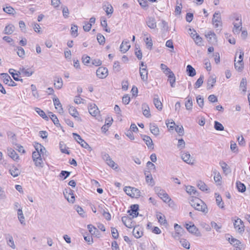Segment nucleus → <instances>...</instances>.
I'll return each mask as SVG.
<instances>
[{
	"label": "nucleus",
	"mask_w": 250,
	"mask_h": 250,
	"mask_svg": "<svg viewBox=\"0 0 250 250\" xmlns=\"http://www.w3.org/2000/svg\"><path fill=\"white\" fill-rule=\"evenodd\" d=\"M190 204L192 207L197 210L205 213L208 212V208L206 205L198 198L192 197L190 200Z\"/></svg>",
	"instance_id": "f257e3e1"
},
{
	"label": "nucleus",
	"mask_w": 250,
	"mask_h": 250,
	"mask_svg": "<svg viewBox=\"0 0 250 250\" xmlns=\"http://www.w3.org/2000/svg\"><path fill=\"white\" fill-rule=\"evenodd\" d=\"M34 72V71L31 68H25L23 67L20 68L19 70L17 71V81H21L22 82V79L18 77L19 75L29 77L32 76Z\"/></svg>",
	"instance_id": "f03ea898"
},
{
	"label": "nucleus",
	"mask_w": 250,
	"mask_h": 250,
	"mask_svg": "<svg viewBox=\"0 0 250 250\" xmlns=\"http://www.w3.org/2000/svg\"><path fill=\"white\" fill-rule=\"evenodd\" d=\"M154 191L158 196L162 199L164 202L168 203L171 201L168 195L161 188L158 187H155Z\"/></svg>",
	"instance_id": "7ed1b4c3"
},
{
	"label": "nucleus",
	"mask_w": 250,
	"mask_h": 250,
	"mask_svg": "<svg viewBox=\"0 0 250 250\" xmlns=\"http://www.w3.org/2000/svg\"><path fill=\"white\" fill-rule=\"evenodd\" d=\"M125 192L132 198H138L140 196V190L135 188L131 187H126L124 188Z\"/></svg>",
	"instance_id": "20e7f679"
},
{
	"label": "nucleus",
	"mask_w": 250,
	"mask_h": 250,
	"mask_svg": "<svg viewBox=\"0 0 250 250\" xmlns=\"http://www.w3.org/2000/svg\"><path fill=\"white\" fill-rule=\"evenodd\" d=\"M233 226L235 230L238 233H242L245 230V226L243 221L239 218L234 220Z\"/></svg>",
	"instance_id": "39448f33"
},
{
	"label": "nucleus",
	"mask_w": 250,
	"mask_h": 250,
	"mask_svg": "<svg viewBox=\"0 0 250 250\" xmlns=\"http://www.w3.org/2000/svg\"><path fill=\"white\" fill-rule=\"evenodd\" d=\"M73 136L74 137L76 141L83 148L88 149L89 151L92 150L91 147L89 146V145L85 142L81 137L77 134V133H73Z\"/></svg>",
	"instance_id": "423d86ee"
},
{
	"label": "nucleus",
	"mask_w": 250,
	"mask_h": 250,
	"mask_svg": "<svg viewBox=\"0 0 250 250\" xmlns=\"http://www.w3.org/2000/svg\"><path fill=\"white\" fill-rule=\"evenodd\" d=\"M212 22L215 28L219 27L222 25L221 16L219 11L215 12L213 14Z\"/></svg>",
	"instance_id": "0eeeda50"
},
{
	"label": "nucleus",
	"mask_w": 250,
	"mask_h": 250,
	"mask_svg": "<svg viewBox=\"0 0 250 250\" xmlns=\"http://www.w3.org/2000/svg\"><path fill=\"white\" fill-rule=\"evenodd\" d=\"M182 159L187 164L193 165L195 163V160L191 157L188 152H183L181 154Z\"/></svg>",
	"instance_id": "6e6552de"
},
{
	"label": "nucleus",
	"mask_w": 250,
	"mask_h": 250,
	"mask_svg": "<svg viewBox=\"0 0 250 250\" xmlns=\"http://www.w3.org/2000/svg\"><path fill=\"white\" fill-rule=\"evenodd\" d=\"M234 28L233 32L234 34H238L242 30L241 19L240 17H237L235 21L233 22Z\"/></svg>",
	"instance_id": "1a4fd4ad"
},
{
	"label": "nucleus",
	"mask_w": 250,
	"mask_h": 250,
	"mask_svg": "<svg viewBox=\"0 0 250 250\" xmlns=\"http://www.w3.org/2000/svg\"><path fill=\"white\" fill-rule=\"evenodd\" d=\"M186 228L189 232L194 234L197 236H201V233L198 228L194 224L189 225L188 224H186Z\"/></svg>",
	"instance_id": "9d476101"
},
{
	"label": "nucleus",
	"mask_w": 250,
	"mask_h": 250,
	"mask_svg": "<svg viewBox=\"0 0 250 250\" xmlns=\"http://www.w3.org/2000/svg\"><path fill=\"white\" fill-rule=\"evenodd\" d=\"M96 75L100 79L105 78L108 75V70L105 67H99L96 71Z\"/></svg>",
	"instance_id": "9b49d317"
},
{
	"label": "nucleus",
	"mask_w": 250,
	"mask_h": 250,
	"mask_svg": "<svg viewBox=\"0 0 250 250\" xmlns=\"http://www.w3.org/2000/svg\"><path fill=\"white\" fill-rule=\"evenodd\" d=\"M146 24L147 26L152 29H154L157 27V23L155 18L153 17L149 16L146 18Z\"/></svg>",
	"instance_id": "f8f14e48"
},
{
	"label": "nucleus",
	"mask_w": 250,
	"mask_h": 250,
	"mask_svg": "<svg viewBox=\"0 0 250 250\" xmlns=\"http://www.w3.org/2000/svg\"><path fill=\"white\" fill-rule=\"evenodd\" d=\"M89 113L93 117L98 118L100 113V111L95 104H90L88 107Z\"/></svg>",
	"instance_id": "ddd939ff"
},
{
	"label": "nucleus",
	"mask_w": 250,
	"mask_h": 250,
	"mask_svg": "<svg viewBox=\"0 0 250 250\" xmlns=\"http://www.w3.org/2000/svg\"><path fill=\"white\" fill-rule=\"evenodd\" d=\"M64 197L67 200L71 203H73L75 201V196L73 193V191L69 189L68 190H66L63 192Z\"/></svg>",
	"instance_id": "4468645a"
},
{
	"label": "nucleus",
	"mask_w": 250,
	"mask_h": 250,
	"mask_svg": "<svg viewBox=\"0 0 250 250\" xmlns=\"http://www.w3.org/2000/svg\"><path fill=\"white\" fill-rule=\"evenodd\" d=\"M141 136L147 147L150 149H153L154 148V144L151 138L146 135H142Z\"/></svg>",
	"instance_id": "2eb2a0df"
},
{
	"label": "nucleus",
	"mask_w": 250,
	"mask_h": 250,
	"mask_svg": "<svg viewBox=\"0 0 250 250\" xmlns=\"http://www.w3.org/2000/svg\"><path fill=\"white\" fill-rule=\"evenodd\" d=\"M53 103L55 105V108L57 110H58V111H59V112L60 113H62L63 112V108L62 107V104L61 103L59 99L57 97H55L53 98Z\"/></svg>",
	"instance_id": "dca6fc26"
},
{
	"label": "nucleus",
	"mask_w": 250,
	"mask_h": 250,
	"mask_svg": "<svg viewBox=\"0 0 250 250\" xmlns=\"http://www.w3.org/2000/svg\"><path fill=\"white\" fill-rule=\"evenodd\" d=\"M130 47L129 41L127 40H125L123 41L122 44L120 45V51L123 53L127 52Z\"/></svg>",
	"instance_id": "f3484780"
},
{
	"label": "nucleus",
	"mask_w": 250,
	"mask_h": 250,
	"mask_svg": "<svg viewBox=\"0 0 250 250\" xmlns=\"http://www.w3.org/2000/svg\"><path fill=\"white\" fill-rule=\"evenodd\" d=\"M132 233L135 238H139L143 234V229L139 226H136L134 228Z\"/></svg>",
	"instance_id": "a211bd4d"
},
{
	"label": "nucleus",
	"mask_w": 250,
	"mask_h": 250,
	"mask_svg": "<svg viewBox=\"0 0 250 250\" xmlns=\"http://www.w3.org/2000/svg\"><path fill=\"white\" fill-rule=\"evenodd\" d=\"M130 208L131 209L128 211V213L133 217H137L138 215L139 206L138 205H133L131 206Z\"/></svg>",
	"instance_id": "6ab92c4d"
},
{
	"label": "nucleus",
	"mask_w": 250,
	"mask_h": 250,
	"mask_svg": "<svg viewBox=\"0 0 250 250\" xmlns=\"http://www.w3.org/2000/svg\"><path fill=\"white\" fill-rule=\"evenodd\" d=\"M153 104L156 108L161 111L163 109V104L160 101L158 95H155L153 98Z\"/></svg>",
	"instance_id": "aec40b11"
},
{
	"label": "nucleus",
	"mask_w": 250,
	"mask_h": 250,
	"mask_svg": "<svg viewBox=\"0 0 250 250\" xmlns=\"http://www.w3.org/2000/svg\"><path fill=\"white\" fill-rule=\"evenodd\" d=\"M216 82V77L212 75L210 76L208 79L207 82V89H211L213 88L214 84Z\"/></svg>",
	"instance_id": "412c9836"
},
{
	"label": "nucleus",
	"mask_w": 250,
	"mask_h": 250,
	"mask_svg": "<svg viewBox=\"0 0 250 250\" xmlns=\"http://www.w3.org/2000/svg\"><path fill=\"white\" fill-rule=\"evenodd\" d=\"M69 113L71 115L74 117L77 121H81V119L78 116L79 113L77 109L74 106H70L69 109Z\"/></svg>",
	"instance_id": "4be33fe9"
},
{
	"label": "nucleus",
	"mask_w": 250,
	"mask_h": 250,
	"mask_svg": "<svg viewBox=\"0 0 250 250\" xmlns=\"http://www.w3.org/2000/svg\"><path fill=\"white\" fill-rule=\"evenodd\" d=\"M17 214H18V219H19L20 223L21 224V225L22 226H25L26 224V222H25V217L23 214L22 209L21 208L18 209Z\"/></svg>",
	"instance_id": "5701e85b"
},
{
	"label": "nucleus",
	"mask_w": 250,
	"mask_h": 250,
	"mask_svg": "<svg viewBox=\"0 0 250 250\" xmlns=\"http://www.w3.org/2000/svg\"><path fill=\"white\" fill-rule=\"evenodd\" d=\"M208 41L211 43H214L216 42V37L215 34L211 31H209L206 35Z\"/></svg>",
	"instance_id": "b1692460"
},
{
	"label": "nucleus",
	"mask_w": 250,
	"mask_h": 250,
	"mask_svg": "<svg viewBox=\"0 0 250 250\" xmlns=\"http://www.w3.org/2000/svg\"><path fill=\"white\" fill-rule=\"evenodd\" d=\"M149 129L150 132L155 136H157L160 134L159 128L157 125L154 124H150L149 125Z\"/></svg>",
	"instance_id": "393cba45"
},
{
	"label": "nucleus",
	"mask_w": 250,
	"mask_h": 250,
	"mask_svg": "<svg viewBox=\"0 0 250 250\" xmlns=\"http://www.w3.org/2000/svg\"><path fill=\"white\" fill-rule=\"evenodd\" d=\"M140 74L141 77V79L144 82H146L148 79V72L146 68H143L141 67H140Z\"/></svg>",
	"instance_id": "a878e982"
},
{
	"label": "nucleus",
	"mask_w": 250,
	"mask_h": 250,
	"mask_svg": "<svg viewBox=\"0 0 250 250\" xmlns=\"http://www.w3.org/2000/svg\"><path fill=\"white\" fill-rule=\"evenodd\" d=\"M227 239L229 241V242L235 248L242 246L241 243L239 240L233 238L231 236L230 237H227Z\"/></svg>",
	"instance_id": "bb28decb"
},
{
	"label": "nucleus",
	"mask_w": 250,
	"mask_h": 250,
	"mask_svg": "<svg viewBox=\"0 0 250 250\" xmlns=\"http://www.w3.org/2000/svg\"><path fill=\"white\" fill-rule=\"evenodd\" d=\"M227 239L229 241V242L235 248L242 246L241 243L239 240L233 238L231 236L230 237H227Z\"/></svg>",
	"instance_id": "cd10ccee"
},
{
	"label": "nucleus",
	"mask_w": 250,
	"mask_h": 250,
	"mask_svg": "<svg viewBox=\"0 0 250 250\" xmlns=\"http://www.w3.org/2000/svg\"><path fill=\"white\" fill-rule=\"evenodd\" d=\"M54 85L56 88L59 89L62 87L63 82L61 77H56L54 79Z\"/></svg>",
	"instance_id": "c85d7f7f"
},
{
	"label": "nucleus",
	"mask_w": 250,
	"mask_h": 250,
	"mask_svg": "<svg viewBox=\"0 0 250 250\" xmlns=\"http://www.w3.org/2000/svg\"><path fill=\"white\" fill-rule=\"evenodd\" d=\"M122 221L124 225L128 228H132L134 227V224H132L131 219L127 217H122Z\"/></svg>",
	"instance_id": "c756f323"
},
{
	"label": "nucleus",
	"mask_w": 250,
	"mask_h": 250,
	"mask_svg": "<svg viewBox=\"0 0 250 250\" xmlns=\"http://www.w3.org/2000/svg\"><path fill=\"white\" fill-rule=\"evenodd\" d=\"M215 196L216 198V202L217 206L219 208H224V203L222 201L221 196L218 193H215Z\"/></svg>",
	"instance_id": "7c9ffc66"
},
{
	"label": "nucleus",
	"mask_w": 250,
	"mask_h": 250,
	"mask_svg": "<svg viewBox=\"0 0 250 250\" xmlns=\"http://www.w3.org/2000/svg\"><path fill=\"white\" fill-rule=\"evenodd\" d=\"M234 62H236V58H235ZM234 67L236 70L241 72L244 68V62L241 61H238L234 62Z\"/></svg>",
	"instance_id": "2f4dec72"
},
{
	"label": "nucleus",
	"mask_w": 250,
	"mask_h": 250,
	"mask_svg": "<svg viewBox=\"0 0 250 250\" xmlns=\"http://www.w3.org/2000/svg\"><path fill=\"white\" fill-rule=\"evenodd\" d=\"M104 10L105 11L106 15H112L113 12V8L112 5L107 3V5L105 4L103 6Z\"/></svg>",
	"instance_id": "473e14b6"
},
{
	"label": "nucleus",
	"mask_w": 250,
	"mask_h": 250,
	"mask_svg": "<svg viewBox=\"0 0 250 250\" xmlns=\"http://www.w3.org/2000/svg\"><path fill=\"white\" fill-rule=\"evenodd\" d=\"M220 166L221 167L224 173L227 174L228 173L230 172L229 167L228 165L224 161H220L219 163Z\"/></svg>",
	"instance_id": "72a5a7b5"
},
{
	"label": "nucleus",
	"mask_w": 250,
	"mask_h": 250,
	"mask_svg": "<svg viewBox=\"0 0 250 250\" xmlns=\"http://www.w3.org/2000/svg\"><path fill=\"white\" fill-rule=\"evenodd\" d=\"M156 217L158 220L159 222L161 224L165 225L167 224V221L165 218V216L161 212H157Z\"/></svg>",
	"instance_id": "f704fd0d"
},
{
	"label": "nucleus",
	"mask_w": 250,
	"mask_h": 250,
	"mask_svg": "<svg viewBox=\"0 0 250 250\" xmlns=\"http://www.w3.org/2000/svg\"><path fill=\"white\" fill-rule=\"evenodd\" d=\"M186 99L187 100L185 103V106L187 110H191L192 108L193 102L191 97L188 96Z\"/></svg>",
	"instance_id": "c9c22d12"
},
{
	"label": "nucleus",
	"mask_w": 250,
	"mask_h": 250,
	"mask_svg": "<svg viewBox=\"0 0 250 250\" xmlns=\"http://www.w3.org/2000/svg\"><path fill=\"white\" fill-rule=\"evenodd\" d=\"M186 191L190 195H197V191L195 188L191 186H188L186 187Z\"/></svg>",
	"instance_id": "e433bc0d"
},
{
	"label": "nucleus",
	"mask_w": 250,
	"mask_h": 250,
	"mask_svg": "<svg viewBox=\"0 0 250 250\" xmlns=\"http://www.w3.org/2000/svg\"><path fill=\"white\" fill-rule=\"evenodd\" d=\"M187 72L189 76L193 77L196 75L195 69L190 65L187 66Z\"/></svg>",
	"instance_id": "4c0bfd02"
},
{
	"label": "nucleus",
	"mask_w": 250,
	"mask_h": 250,
	"mask_svg": "<svg viewBox=\"0 0 250 250\" xmlns=\"http://www.w3.org/2000/svg\"><path fill=\"white\" fill-rule=\"evenodd\" d=\"M7 244L12 248H15L14 241L12 236L7 234L6 236Z\"/></svg>",
	"instance_id": "58836bf2"
},
{
	"label": "nucleus",
	"mask_w": 250,
	"mask_h": 250,
	"mask_svg": "<svg viewBox=\"0 0 250 250\" xmlns=\"http://www.w3.org/2000/svg\"><path fill=\"white\" fill-rule=\"evenodd\" d=\"M168 81H169L170 85L172 87H175V77L173 73H170V74L168 75Z\"/></svg>",
	"instance_id": "ea45409f"
},
{
	"label": "nucleus",
	"mask_w": 250,
	"mask_h": 250,
	"mask_svg": "<svg viewBox=\"0 0 250 250\" xmlns=\"http://www.w3.org/2000/svg\"><path fill=\"white\" fill-rule=\"evenodd\" d=\"M35 149L36 150V152L38 153H40L41 154H43L44 151L45 150L44 147L42 146L40 144H36L35 146Z\"/></svg>",
	"instance_id": "a19ab883"
},
{
	"label": "nucleus",
	"mask_w": 250,
	"mask_h": 250,
	"mask_svg": "<svg viewBox=\"0 0 250 250\" xmlns=\"http://www.w3.org/2000/svg\"><path fill=\"white\" fill-rule=\"evenodd\" d=\"M87 228L88 229L89 232L92 235H97L98 232H99L98 229L92 225H88L87 226Z\"/></svg>",
	"instance_id": "79ce46f5"
},
{
	"label": "nucleus",
	"mask_w": 250,
	"mask_h": 250,
	"mask_svg": "<svg viewBox=\"0 0 250 250\" xmlns=\"http://www.w3.org/2000/svg\"><path fill=\"white\" fill-rule=\"evenodd\" d=\"M167 127L169 131L173 130L175 127V123L173 120H168L166 122Z\"/></svg>",
	"instance_id": "37998d69"
},
{
	"label": "nucleus",
	"mask_w": 250,
	"mask_h": 250,
	"mask_svg": "<svg viewBox=\"0 0 250 250\" xmlns=\"http://www.w3.org/2000/svg\"><path fill=\"white\" fill-rule=\"evenodd\" d=\"M247 81L245 78H243L240 84V88L243 92H246L247 90Z\"/></svg>",
	"instance_id": "c03bdc74"
},
{
	"label": "nucleus",
	"mask_w": 250,
	"mask_h": 250,
	"mask_svg": "<svg viewBox=\"0 0 250 250\" xmlns=\"http://www.w3.org/2000/svg\"><path fill=\"white\" fill-rule=\"evenodd\" d=\"M236 187L239 191L244 192L246 190L245 185L240 182H236Z\"/></svg>",
	"instance_id": "a18cd8bd"
},
{
	"label": "nucleus",
	"mask_w": 250,
	"mask_h": 250,
	"mask_svg": "<svg viewBox=\"0 0 250 250\" xmlns=\"http://www.w3.org/2000/svg\"><path fill=\"white\" fill-rule=\"evenodd\" d=\"M204 76L201 75L199 78L197 80L195 83V88H198L200 87L203 84L204 81Z\"/></svg>",
	"instance_id": "49530a36"
},
{
	"label": "nucleus",
	"mask_w": 250,
	"mask_h": 250,
	"mask_svg": "<svg viewBox=\"0 0 250 250\" xmlns=\"http://www.w3.org/2000/svg\"><path fill=\"white\" fill-rule=\"evenodd\" d=\"M60 148L62 153L67 154H69V151L66 149V146L63 142L60 143Z\"/></svg>",
	"instance_id": "de8ad7c7"
},
{
	"label": "nucleus",
	"mask_w": 250,
	"mask_h": 250,
	"mask_svg": "<svg viewBox=\"0 0 250 250\" xmlns=\"http://www.w3.org/2000/svg\"><path fill=\"white\" fill-rule=\"evenodd\" d=\"M33 161L34 162L35 165L36 167L40 168L43 167V162L42 157L39 159H36L35 160H33Z\"/></svg>",
	"instance_id": "09e8293b"
},
{
	"label": "nucleus",
	"mask_w": 250,
	"mask_h": 250,
	"mask_svg": "<svg viewBox=\"0 0 250 250\" xmlns=\"http://www.w3.org/2000/svg\"><path fill=\"white\" fill-rule=\"evenodd\" d=\"M145 42L147 47L151 49L153 43L151 38L150 36L147 37L146 39H145Z\"/></svg>",
	"instance_id": "8fccbe9b"
},
{
	"label": "nucleus",
	"mask_w": 250,
	"mask_h": 250,
	"mask_svg": "<svg viewBox=\"0 0 250 250\" xmlns=\"http://www.w3.org/2000/svg\"><path fill=\"white\" fill-rule=\"evenodd\" d=\"M35 111L41 116L43 119L45 120L48 119V117L46 115L45 112L41 109L36 107Z\"/></svg>",
	"instance_id": "3c124183"
},
{
	"label": "nucleus",
	"mask_w": 250,
	"mask_h": 250,
	"mask_svg": "<svg viewBox=\"0 0 250 250\" xmlns=\"http://www.w3.org/2000/svg\"><path fill=\"white\" fill-rule=\"evenodd\" d=\"M15 27L13 25H8L5 28L4 31L6 34H11L14 30Z\"/></svg>",
	"instance_id": "603ef678"
},
{
	"label": "nucleus",
	"mask_w": 250,
	"mask_h": 250,
	"mask_svg": "<svg viewBox=\"0 0 250 250\" xmlns=\"http://www.w3.org/2000/svg\"><path fill=\"white\" fill-rule=\"evenodd\" d=\"M71 34L74 37H76L78 36V27L77 25H72Z\"/></svg>",
	"instance_id": "864d4df0"
},
{
	"label": "nucleus",
	"mask_w": 250,
	"mask_h": 250,
	"mask_svg": "<svg viewBox=\"0 0 250 250\" xmlns=\"http://www.w3.org/2000/svg\"><path fill=\"white\" fill-rule=\"evenodd\" d=\"M1 78L3 80V82L5 83L10 80H11V77L7 73H1L0 74Z\"/></svg>",
	"instance_id": "5fc2aeb1"
},
{
	"label": "nucleus",
	"mask_w": 250,
	"mask_h": 250,
	"mask_svg": "<svg viewBox=\"0 0 250 250\" xmlns=\"http://www.w3.org/2000/svg\"><path fill=\"white\" fill-rule=\"evenodd\" d=\"M214 128L218 131H222L224 129L223 125L217 121L214 122Z\"/></svg>",
	"instance_id": "6e6d98bb"
},
{
	"label": "nucleus",
	"mask_w": 250,
	"mask_h": 250,
	"mask_svg": "<svg viewBox=\"0 0 250 250\" xmlns=\"http://www.w3.org/2000/svg\"><path fill=\"white\" fill-rule=\"evenodd\" d=\"M197 186L202 191H206L208 190L207 185L203 182L199 181L197 184Z\"/></svg>",
	"instance_id": "4d7b16f0"
},
{
	"label": "nucleus",
	"mask_w": 250,
	"mask_h": 250,
	"mask_svg": "<svg viewBox=\"0 0 250 250\" xmlns=\"http://www.w3.org/2000/svg\"><path fill=\"white\" fill-rule=\"evenodd\" d=\"M62 14L64 18H67L69 14V11L68 8L66 6H62Z\"/></svg>",
	"instance_id": "13d9d810"
},
{
	"label": "nucleus",
	"mask_w": 250,
	"mask_h": 250,
	"mask_svg": "<svg viewBox=\"0 0 250 250\" xmlns=\"http://www.w3.org/2000/svg\"><path fill=\"white\" fill-rule=\"evenodd\" d=\"M175 131L178 133L180 136H182L184 134V130L182 125H177L175 128Z\"/></svg>",
	"instance_id": "bf43d9fd"
},
{
	"label": "nucleus",
	"mask_w": 250,
	"mask_h": 250,
	"mask_svg": "<svg viewBox=\"0 0 250 250\" xmlns=\"http://www.w3.org/2000/svg\"><path fill=\"white\" fill-rule=\"evenodd\" d=\"M49 113L50 114V118L53 121V122L54 123V124L56 125H60L59 120L57 118V116L55 114H53L52 112H50Z\"/></svg>",
	"instance_id": "052dcab7"
},
{
	"label": "nucleus",
	"mask_w": 250,
	"mask_h": 250,
	"mask_svg": "<svg viewBox=\"0 0 250 250\" xmlns=\"http://www.w3.org/2000/svg\"><path fill=\"white\" fill-rule=\"evenodd\" d=\"M180 242L183 247L187 249H189L190 248V244L187 240L182 239Z\"/></svg>",
	"instance_id": "680f3d73"
},
{
	"label": "nucleus",
	"mask_w": 250,
	"mask_h": 250,
	"mask_svg": "<svg viewBox=\"0 0 250 250\" xmlns=\"http://www.w3.org/2000/svg\"><path fill=\"white\" fill-rule=\"evenodd\" d=\"M3 10L5 13L8 14H13L15 11L14 9L10 6L3 7Z\"/></svg>",
	"instance_id": "e2e57ef3"
},
{
	"label": "nucleus",
	"mask_w": 250,
	"mask_h": 250,
	"mask_svg": "<svg viewBox=\"0 0 250 250\" xmlns=\"http://www.w3.org/2000/svg\"><path fill=\"white\" fill-rule=\"evenodd\" d=\"M16 153H15V151L14 150V149H13V148H7V154L12 159H14V158H15V155Z\"/></svg>",
	"instance_id": "0e129e2a"
},
{
	"label": "nucleus",
	"mask_w": 250,
	"mask_h": 250,
	"mask_svg": "<svg viewBox=\"0 0 250 250\" xmlns=\"http://www.w3.org/2000/svg\"><path fill=\"white\" fill-rule=\"evenodd\" d=\"M97 39L99 43L101 44H103L105 42L104 37L101 34H98L97 35Z\"/></svg>",
	"instance_id": "69168bd1"
},
{
	"label": "nucleus",
	"mask_w": 250,
	"mask_h": 250,
	"mask_svg": "<svg viewBox=\"0 0 250 250\" xmlns=\"http://www.w3.org/2000/svg\"><path fill=\"white\" fill-rule=\"evenodd\" d=\"M17 50H18L17 54L18 56L23 58L25 55V51L24 49L21 47H18L17 48Z\"/></svg>",
	"instance_id": "338daca9"
},
{
	"label": "nucleus",
	"mask_w": 250,
	"mask_h": 250,
	"mask_svg": "<svg viewBox=\"0 0 250 250\" xmlns=\"http://www.w3.org/2000/svg\"><path fill=\"white\" fill-rule=\"evenodd\" d=\"M196 102L199 106L202 108L204 106V99L200 96H198L196 97Z\"/></svg>",
	"instance_id": "774afa93"
}]
</instances>
